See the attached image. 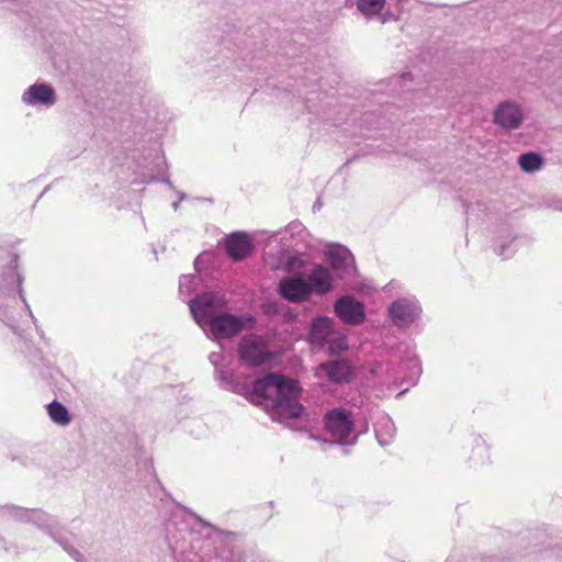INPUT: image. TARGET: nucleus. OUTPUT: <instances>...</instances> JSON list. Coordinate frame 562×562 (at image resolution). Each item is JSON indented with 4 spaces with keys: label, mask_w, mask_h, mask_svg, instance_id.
<instances>
[{
    "label": "nucleus",
    "mask_w": 562,
    "mask_h": 562,
    "mask_svg": "<svg viewBox=\"0 0 562 562\" xmlns=\"http://www.w3.org/2000/svg\"><path fill=\"white\" fill-rule=\"evenodd\" d=\"M301 392L297 381L268 373L254 382L249 400L255 405L265 406L272 418L297 419L304 413V406L299 402Z\"/></svg>",
    "instance_id": "1"
},
{
    "label": "nucleus",
    "mask_w": 562,
    "mask_h": 562,
    "mask_svg": "<svg viewBox=\"0 0 562 562\" xmlns=\"http://www.w3.org/2000/svg\"><path fill=\"white\" fill-rule=\"evenodd\" d=\"M225 305L226 300L223 295L204 293L191 301L190 308L198 324L210 325V330L216 339L232 338L244 329L254 327L255 319L251 316L217 314Z\"/></svg>",
    "instance_id": "2"
},
{
    "label": "nucleus",
    "mask_w": 562,
    "mask_h": 562,
    "mask_svg": "<svg viewBox=\"0 0 562 562\" xmlns=\"http://www.w3.org/2000/svg\"><path fill=\"white\" fill-rule=\"evenodd\" d=\"M326 431L335 442L344 443L353 430L352 414L342 408H333L324 416Z\"/></svg>",
    "instance_id": "3"
},
{
    "label": "nucleus",
    "mask_w": 562,
    "mask_h": 562,
    "mask_svg": "<svg viewBox=\"0 0 562 562\" xmlns=\"http://www.w3.org/2000/svg\"><path fill=\"white\" fill-rule=\"evenodd\" d=\"M240 359L249 367H259L271 360L265 340L257 335H246L238 345Z\"/></svg>",
    "instance_id": "4"
},
{
    "label": "nucleus",
    "mask_w": 562,
    "mask_h": 562,
    "mask_svg": "<svg viewBox=\"0 0 562 562\" xmlns=\"http://www.w3.org/2000/svg\"><path fill=\"white\" fill-rule=\"evenodd\" d=\"M335 313L345 324L353 326L362 324L366 318L363 304L350 295L336 301Z\"/></svg>",
    "instance_id": "5"
},
{
    "label": "nucleus",
    "mask_w": 562,
    "mask_h": 562,
    "mask_svg": "<svg viewBox=\"0 0 562 562\" xmlns=\"http://www.w3.org/2000/svg\"><path fill=\"white\" fill-rule=\"evenodd\" d=\"M522 121V110L520 105L515 102H502L494 111V123L506 131L519 128Z\"/></svg>",
    "instance_id": "6"
},
{
    "label": "nucleus",
    "mask_w": 562,
    "mask_h": 562,
    "mask_svg": "<svg viewBox=\"0 0 562 562\" xmlns=\"http://www.w3.org/2000/svg\"><path fill=\"white\" fill-rule=\"evenodd\" d=\"M352 373L350 363L346 360H334L321 363L315 368V376L326 378L327 381L336 384L348 382Z\"/></svg>",
    "instance_id": "7"
},
{
    "label": "nucleus",
    "mask_w": 562,
    "mask_h": 562,
    "mask_svg": "<svg viewBox=\"0 0 562 562\" xmlns=\"http://www.w3.org/2000/svg\"><path fill=\"white\" fill-rule=\"evenodd\" d=\"M279 293L290 302H301L311 293L310 284L301 277H288L279 282Z\"/></svg>",
    "instance_id": "8"
},
{
    "label": "nucleus",
    "mask_w": 562,
    "mask_h": 562,
    "mask_svg": "<svg viewBox=\"0 0 562 562\" xmlns=\"http://www.w3.org/2000/svg\"><path fill=\"white\" fill-rule=\"evenodd\" d=\"M224 246L229 258L234 261H240L250 254L252 239L248 234L237 232L225 238Z\"/></svg>",
    "instance_id": "9"
},
{
    "label": "nucleus",
    "mask_w": 562,
    "mask_h": 562,
    "mask_svg": "<svg viewBox=\"0 0 562 562\" xmlns=\"http://www.w3.org/2000/svg\"><path fill=\"white\" fill-rule=\"evenodd\" d=\"M389 315L394 324L405 326L414 322L418 315V307L413 302L402 299L390 305Z\"/></svg>",
    "instance_id": "10"
},
{
    "label": "nucleus",
    "mask_w": 562,
    "mask_h": 562,
    "mask_svg": "<svg viewBox=\"0 0 562 562\" xmlns=\"http://www.w3.org/2000/svg\"><path fill=\"white\" fill-rule=\"evenodd\" d=\"M311 293L326 294L333 289V278L329 270L323 266H315L310 276L308 282Z\"/></svg>",
    "instance_id": "11"
},
{
    "label": "nucleus",
    "mask_w": 562,
    "mask_h": 562,
    "mask_svg": "<svg viewBox=\"0 0 562 562\" xmlns=\"http://www.w3.org/2000/svg\"><path fill=\"white\" fill-rule=\"evenodd\" d=\"M23 101L32 105L37 103L52 105L56 101V95L54 89L48 85H33L24 93Z\"/></svg>",
    "instance_id": "12"
},
{
    "label": "nucleus",
    "mask_w": 562,
    "mask_h": 562,
    "mask_svg": "<svg viewBox=\"0 0 562 562\" xmlns=\"http://www.w3.org/2000/svg\"><path fill=\"white\" fill-rule=\"evenodd\" d=\"M333 321L328 317H318L313 321L311 328V340L314 344L323 345L330 336H334Z\"/></svg>",
    "instance_id": "13"
},
{
    "label": "nucleus",
    "mask_w": 562,
    "mask_h": 562,
    "mask_svg": "<svg viewBox=\"0 0 562 562\" xmlns=\"http://www.w3.org/2000/svg\"><path fill=\"white\" fill-rule=\"evenodd\" d=\"M327 257L334 269L346 268L352 260L350 251L342 246H334L327 250Z\"/></svg>",
    "instance_id": "14"
},
{
    "label": "nucleus",
    "mask_w": 562,
    "mask_h": 562,
    "mask_svg": "<svg viewBox=\"0 0 562 562\" xmlns=\"http://www.w3.org/2000/svg\"><path fill=\"white\" fill-rule=\"evenodd\" d=\"M47 412L50 419L58 425L66 426L71 422L67 408L57 401L52 402L47 406Z\"/></svg>",
    "instance_id": "15"
},
{
    "label": "nucleus",
    "mask_w": 562,
    "mask_h": 562,
    "mask_svg": "<svg viewBox=\"0 0 562 562\" xmlns=\"http://www.w3.org/2000/svg\"><path fill=\"white\" fill-rule=\"evenodd\" d=\"M518 162H519L520 168L524 171L531 172V171L538 170L541 167L543 160L540 155L531 151V153L522 154L519 157Z\"/></svg>",
    "instance_id": "16"
},
{
    "label": "nucleus",
    "mask_w": 562,
    "mask_h": 562,
    "mask_svg": "<svg viewBox=\"0 0 562 562\" xmlns=\"http://www.w3.org/2000/svg\"><path fill=\"white\" fill-rule=\"evenodd\" d=\"M385 0H358L357 5L366 16H373L381 12Z\"/></svg>",
    "instance_id": "17"
},
{
    "label": "nucleus",
    "mask_w": 562,
    "mask_h": 562,
    "mask_svg": "<svg viewBox=\"0 0 562 562\" xmlns=\"http://www.w3.org/2000/svg\"><path fill=\"white\" fill-rule=\"evenodd\" d=\"M331 353H339L348 348V342L345 336H330L325 342Z\"/></svg>",
    "instance_id": "18"
}]
</instances>
